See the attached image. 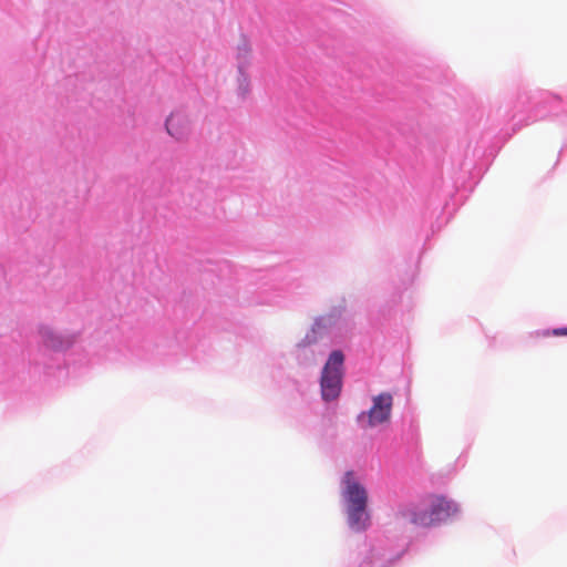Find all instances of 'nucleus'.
I'll return each instance as SVG.
<instances>
[{"label":"nucleus","mask_w":567,"mask_h":567,"mask_svg":"<svg viewBox=\"0 0 567 567\" xmlns=\"http://www.w3.org/2000/svg\"><path fill=\"white\" fill-rule=\"evenodd\" d=\"M189 118L183 112H173L166 120L167 133L177 141H184L189 134Z\"/></svg>","instance_id":"423d86ee"},{"label":"nucleus","mask_w":567,"mask_h":567,"mask_svg":"<svg viewBox=\"0 0 567 567\" xmlns=\"http://www.w3.org/2000/svg\"><path fill=\"white\" fill-rule=\"evenodd\" d=\"M348 523L354 530H363L368 527L370 516L367 506H347Z\"/></svg>","instance_id":"6e6552de"},{"label":"nucleus","mask_w":567,"mask_h":567,"mask_svg":"<svg viewBox=\"0 0 567 567\" xmlns=\"http://www.w3.org/2000/svg\"><path fill=\"white\" fill-rule=\"evenodd\" d=\"M551 334H553V336H556V337L567 336V328L554 329V330L551 331Z\"/></svg>","instance_id":"9d476101"},{"label":"nucleus","mask_w":567,"mask_h":567,"mask_svg":"<svg viewBox=\"0 0 567 567\" xmlns=\"http://www.w3.org/2000/svg\"><path fill=\"white\" fill-rule=\"evenodd\" d=\"M344 355L340 350H334L329 355L321 374V394L326 401L336 400L342 388V367Z\"/></svg>","instance_id":"f257e3e1"},{"label":"nucleus","mask_w":567,"mask_h":567,"mask_svg":"<svg viewBox=\"0 0 567 567\" xmlns=\"http://www.w3.org/2000/svg\"><path fill=\"white\" fill-rule=\"evenodd\" d=\"M336 323V318L332 315L322 316L316 319L310 331L307 332L305 338L298 343L299 348H305L316 343L330 328Z\"/></svg>","instance_id":"0eeeda50"},{"label":"nucleus","mask_w":567,"mask_h":567,"mask_svg":"<svg viewBox=\"0 0 567 567\" xmlns=\"http://www.w3.org/2000/svg\"><path fill=\"white\" fill-rule=\"evenodd\" d=\"M250 52H251V49L246 42H243L237 48V55L243 61L248 60Z\"/></svg>","instance_id":"1a4fd4ad"},{"label":"nucleus","mask_w":567,"mask_h":567,"mask_svg":"<svg viewBox=\"0 0 567 567\" xmlns=\"http://www.w3.org/2000/svg\"><path fill=\"white\" fill-rule=\"evenodd\" d=\"M396 515L404 523L415 526L430 527L434 525L429 506L420 507L416 504H408L402 506Z\"/></svg>","instance_id":"20e7f679"},{"label":"nucleus","mask_w":567,"mask_h":567,"mask_svg":"<svg viewBox=\"0 0 567 567\" xmlns=\"http://www.w3.org/2000/svg\"><path fill=\"white\" fill-rule=\"evenodd\" d=\"M427 506L433 517V524L441 523L457 512L456 505L443 496L432 495L427 499Z\"/></svg>","instance_id":"39448f33"},{"label":"nucleus","mask_w":567,"mask_h":567,"mask_svg":"<svg viewBox=\"0 0 567 567\" xmlns=\"http://www.w3.org/2000/svg\"><path fill=\"white\" fill-rule=\"evenodd\" d=\"M393 406V396L389 392L372 398V405L367 412L368 426L374 427L390 422Z\"/></svg>","instance_id":"f03ea898"},{"label":"nucleus","mask_w":567,"mask_h":567,"mask_svg":"<svg viewBox=\"0 0 567 567\" xmlns=\"http://www.w3.org/2000/svg\"><path fill=\"white\" fill-rule=\"evenodd\" d=\"M342 484V496L347 506H368V492L352 471L344 474Z\"/></svg>","instance_id":"7ed1b4c3"}]
</instances>
